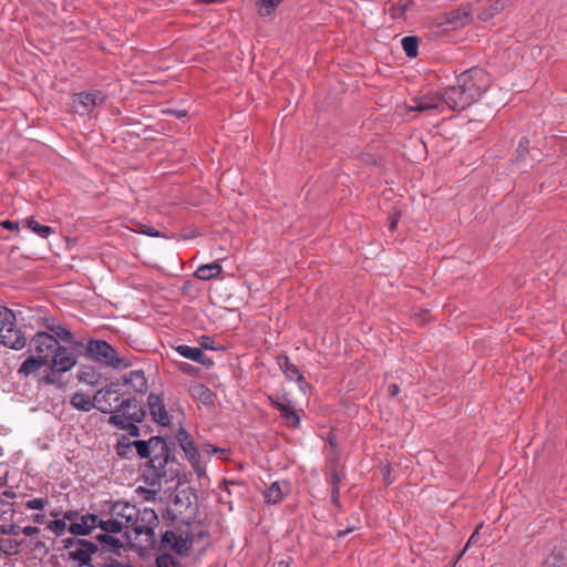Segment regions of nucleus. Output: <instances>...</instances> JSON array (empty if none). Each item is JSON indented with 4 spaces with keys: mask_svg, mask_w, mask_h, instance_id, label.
I'll return each instance as SVG.
<instances>
[{
    "mask_svg": "<svg viewBox=\"0 0 567 567\" xmlns=\"http://www.w3.org/2000/svg\"><path fill=\"white\" fill-rule=\"evenodd\" d=\"M141 233L145 234V235H148V236H152V237H158L159 236V233L157 230H155L154 228L152 227H144Z\"/></svg>",
    "mask_w": 567,
    "mask_h": 567,
    "instance_id": "obj_40",
    "label": "nucleus"
},
{
    "mask_svg": "<svg viewBox=\"0 0 567 567\" xmlns=\"http://www.w3.org/2000/svg\"><path fill=\"white\" fill-rule=\"evenodd\" d=\"M470 21V14L464 9H457L453 10L451 12H447L443 16L442 21L439 23L442 24H450L452 28L456 29L458 27H462Z\"/></svg>",
    "mask_w": 567,
    "mask_h": 567,
    "instance_id": "obj_20",
    "label": "nucleus"
},
{
    "mask_svg": "<svg viewBox=\"0 0 567 567\" xmlns=\"http://www.w3.org/2000/svg\"><path fill=\"white\" fill-rule=\"evenodd\" d=\"M489 75L480 68L463 72L456 83L445 89L441 94L423 96L414 101L412 111H439L445 109L462 111L475 103L489 86Z\"/></svg>",
    "mask_w": 567,
    "mask_h": 567,
    "instance_id": "obj_1",
    "label": "nucleus"
},
{
    "mask_svg": "<svg viewBox=\"0 0 567 567\" xmlns=\"http://www.w3.org/2000/svg\"><path fill=\"white\" fill-rule=\"evenodd\" d=\"M68 528L66 522L63 519H54L47 523V529L58 537L62 536Z\"/></svg>",
    "mask_w": 567,
    "mask_h": 567,
    "instance_id": "obj_34",
    "label": "nucleus"
},
{
    "mask_svg": "<svg viewBox=\"0 0 567 567\" xmlns=\"http://www.w3.org/2000/svg\"><path fill=\"white\" fill-rule=\"evenodd\" d=\"M158 525V517L154 509L144 507L137 508L136 522H133L128 535L134 533L136 537L146 535L148 538L154 536V528Z\"/></svg>",
    "mask_w": 567,
    "mask_h": 567,
    "instance_id": "obj_7",
    "label": "nucleus"
},
{
    "mask_svg": "<svg viewBox=\"0 0 567 567\" xmlns=\"http://www.w3.org/2000/svg\"><path fill=\"white\" fill-rule=\"evenodd\" d=\"M277 362L280 370L286 374L288 379L295 381L303 380V377L300 373L299 369L290 361V359L287 355H279Z\"/></svg>",
    "mask_w": 567,
    "mask_h": 567,
    "instance_id": "obj_23",
    "label": "nucleus"
},
{
    "mask_svg": "<svg viewBox=\"0 0 567 567\" xmlns=\"http://www.w3.org/2000/svg\"><path fill=\"white\" fill-rule=\"evenodd\" d=\"M97 523H100L97 515L86 514L81 516L80 522L71 523L68 529L73 535H87L97 527Z\"/></svg>",
    "mask_w": 567,
    "mask_h": 567,
    "instance_id": "obj_16",
    "label": "nucleus"
},
{
    "mask_svg": "<svg viewBox=\"0 0 567 567\" xmlns=\"http://www.w3.org/2000/svg\"><path fill=\"white\" fill-rule=\"evenodd\" d=\"M402 48L409 58H415L417 55L419 40L416 37H404L401 40Z\"/></svg>",
    "mask_w": 567,
    "mask_h": 567,
    "instance_id": "obj_30",
    "label": "nucleus"
},
{
    "mask_svg": "<svg viewBox=\"0 0 567 567\" xmlns=\"http://www.w3.org/2000/svg\"><path fill=\"white\" fill-rule=\"evenodd\" d=\"M79 380L81 382H87V372L86 371H82L79 373Z\"/></svg>",
    "mask_w": 567,
    "mask_h": 567,
    "instance_id": "obj_48",
    "label": "nucleus"
},
{
    "mask_svg": "<svg viewBox=\"0 0 567 567\" xmlns=\"http://www.w3.org/2000/svg\"><path fill=\"white\" fill-rule=\"evenodd\" d=\"M284 0H258L257 9L261 17H268L275 12Z\"/></svg>",
    "mask_w": 567,
    "mask_h": 567,
    "instance_id": "obj_29",
    "label": "nucleus"
},
{
    "mask_svg": "<svg viewBox=\"0 0 567 567\" xmlns=\"http://www.w3.org/2000/svg\"><path fill=\"white\" fill-rule=\"evenodd\" d=\"M86 350L94 360L103 364L117 368L121 363L115 350L104 340L90 341Z\"/></svg>",
    "mask_w": 567,
    "mask_h": 567,
    "instance_id": "obj_10",
    "label": "nucleus"
},
{
    "mask_svg": "<svg viewBox=\"0 0 567 567\" xmlns=\"http://www.w3.org/2000/svg\"><path fill=\"white\" fill-rule=\"evenodd\" d=\"M0 341L3 346L14 350H21L27 343L24 334L16 328V323L12 327L0 328Z\"/></svg>",
    "mask_w": 567,
    "mask_h": 567,
    "instance_id": "obj_14",
    "label": "nucleus"
},
{
    "mask_svg": "<svg viewBox=\"0 0 567 567\" xmlns=\"http://www.w3.org/2000/svg\"><path fill=\"white\" fill-rule=\"evenodd\" d=\"M147 404L153 420L158 424L168 426L171 424V416L167 413L163 400L156 394H150L147 398Z\"/></svg>",
    "mask_w": 567,
    "mask_h": 567,
    "instance_id": "obj_15",
    "label": "nucleus"
},
{
    "mask_svg": "<svg viewBox=\"0 0 567 567\" xmlns=\"http://www.w3.org/2000/svg\"><path fill=\"white\" fill-rule=\"evenodd\" d=\"M58 346V340L47 331L37 332L30 340L32 354L41 357L48 364Z\"/></svg>",
    "mask_w": 567,
    "mask_h": 567,
    "instance_id": "obj_9",
    "label": "nucleus"
},
{
    "mask_svg": "<svg viewBox=\"0 0 567 567\" xmlns=\"http://www.w3.org/2000/svg\"><path fill=\"white\" fill-rule=\"evenodd\" d=\"M271 404L280 411L281 415L292 423L293 426H298L300 423V419L298 414L291 410L288 403L280 402L279 400L270 399Z\"/></svg>",
    "mask_w": 567,
    "mask_h": 567,
    "instance_id": "obj_27",
    "label": "nucleus"
},
{
    "mask_svg": "<svg viewBox=\"0 0 567 567\" xmlns=\"http://www.w3.org/2000/svg\"><path fill=\"white\" fill-rule=\"evenodd\" d=\"M70 403L74 409L83 412H89L92 409H96L94 396L91 398L89 394L83 392H75L72 395Z\"/></svg>",
    "mask_w": 567,
    "mask_h": 567,
    "instance_id": "obj_22",
    "label": "nucleus"
},
{
    "mask_svg": "<svg viewBox=\"0 0 567 567\" xmlns=\"http://www.w3.org/2000/svg\"><path fill=\"white\" fill-rule=\"evenodd\" d=\"M116 410H117L118 412H121L122 414H124V415H130V414L132 413V409H128V408L126 409V406H125V400H122V401L120 402V404H118V406L116 408Z\"/></svg>",
    "mask_w": 567,
    "mask_h": 567,
    "instance_id": "obj_38",
    "label": "nucleus"
},
{
    "mask_svg": "<svg viewBox=\"0 0 567 567\" xmlns=\"http://www.w3.org/2000/svg\"><path fill=\"white\" fill-rule=\"evenodd\" d=\"M47 328H48L47 332L52 334L58 340L59 343L60 342H64V343H68V344H74L75 343L74 334L70 330L64 328L63 326H61V324H49Z\"/></svg>",
    "mask_w": 567,
    "mask_h": 567,
    "instance_id": "obj_25",
    "label": "nucleus"
},
{
    "mask_svg": "<svg viewBox=\"0 0 567 567\" xmlns=\"http://www.w3.org/2000/svg\"><path fill=\"white\" fill-rule=\"evenodd\" d=\"M48 370L45 374L41 378L40 382L45 385H53L58 382V375L61 374L60 371H55L52 369V365H47Z\"/></svg>",
    "mask_w": 567,
    "mask_h": 567,
    "instance_id": "obj_35",
    "label": "nucleus"
},
{
    "mask_svg": "<svg viewBox=\"0 0 567 567\" xmlns=\"http://www.w3.org/2000/svg\"><path fill=\"white\" fill-rule=\"evenodd\" d=\"M193 544V534L188 525L179 526L171 530H166L161 540L164 549H169L178 555L187 554Z\"/></svg>",
    "mask_w": 567,
    "mask_h": 567,
    "instance_id": "obj_5",
    "label": "nucleus"
},
{
    "mask_svg": "<svg viewBox=\"0 0 567 567\" xmlns=\"http://www.w3.org/2000/svg\"><path fill=\"white\" fill-rule=\"evenodd\" d=\"M16 323V316L12 310L0 306V328L12 327Z\"/></svg>",
    "mask_w": 567,
    "mask_h": 567,
    "instance_id": "obj_33",
    "label": "nucleus"
},
{
    "mask_svg": "<svg viewBox=\"0 0 567 567\" xmlns=\"http://www.w3.org/2000/svg\"><path fill=\"white\" fill-rule=\"evenodd\" d=\"M105 100L101 91L82 92L73 97V107L78 113L85 114L91 112L96 105Z\"/></svg>",
    "mask_w": 567,
    "mask_h": 567,
    "instance_id": "obj_13",
    "label": "nucleus"
},
{
    "mask_svg": "<svg viewBox=\"0 0 567 567\" xmlns=\"http://www.w3.org/2000/svg\"><path fill=\"white\" fill-rule=\"evenodd\" d=\"M125 406L126 409H132V413L124 415L115 410L112 412L113 415L110 416L109 423L118 429L126 430L131 435H137L138 429L135 423L142 422L145 412L136 399H125Z\"/></svg>",
    "mask_w": 567,
    "mask_h": 567,
    "instance_id": "obj_4",
    "label": "nucleus"
},
{
    "mask_svg": "<svg viewBox=\"0 0 567 567\" xmlns=\"http://www.w3.org/2000/svg\"><path fill=\"white\" fill-rule=\"evenodd\" d=\"M389 392L391 395H396L399 393V386L396 384L390 385Z\"/></svg>",
    "mask_w": 567,
    "mask_h": 567,
    "instance_id": "obj_46",
    "label": "nucleus"
},
{
    "mask_svg": "<svg viewBox=\"0 0 567 567\" xmlns=\"http://www.w3.org/2000/svg\"><path fill=\"white\" fill-rule=\"evenodd\" d=\"M477 533H478V532H477V530H475V532L471 535L470 539L467 540L466 547H468L473 542H475V537H476Z\"/></svg>",
    "mask_w": 567,
    "mask_h": 567,
    "instance_id": "obj_50",
    "label": "nucleus"
},
{
    "mask_svg": "<svg viewBox=\"0 0 567 567\" xmlns=\"http://www.w3.org/2000/svg\"><path fill=\"white\" fill-rule=\"evenodd\" d=\"M97 526L102 529V533L106 534H117L120 533L123 527L122 523H118V520L115 517H112L107 520L100 519V523H97Z\"/></svg>",
    "mask_w": 567,
    "mask_h": 567,
    "instance_id": "obj_32",
    "label": "nucleus"
},
{
    "mask_svg": "<svg viewBox=\"0 0 567 567\" xmlns=\"http://www.w3.org/2000/svg\"><path fill=\"white\" fill-rule=\"evenodd\" d=\"M175 351L182 355L183 358L193 360L195 362L202 363L203 365H210L213 361L207 359L200 348L189 347L186 344H179L175 347Z\"/></svg>",
    "mask_w": 567,
    "mask_h": 567,
    "instance_id": "obj_18",
    "label": "nucleus"
},
{
    "mask_svg": "<svg viewBox=\"0 0 567 567\" xmlns=\"http://www.w3.org/2000/svg\"><path fill=\"white\" fill-rule=\"evenodd\" d=\"M78 363L75 353L69 348L59 344L52 354L49 364L52 369L60 371V373H66L71 371Z\"/></svg>",
    "mask_w": 567,
    "mask_h": 567,
    "instance_id": "obj_11",
    "label": "nucleus"
},
{
    "mask_svg": "<svg viewBox=\"0 0 567 567\" xmlns=\"http://www.w3.org/2000/svg\"><path fill=\"white\" fill-rule=\"evenodd\" d=\"M221 272V266L218 262H210L200 265L196 271L195 276L200 280H210L216 278Z\"/></svg>",
    "mask_w": 567,
    "mask_h": 567,
    "instance_id": "obj_26",
    "label": "nucleus"
},
{
    "mask_svg": "<svg viewBox=\"0 0 567 567\" xmlns=\"http://www.w3.org/2000/svg\"><path fill=\"white\" fill-rule=\"evenodd\" d=\"M181 370L184 371V372L189 373L193 370V367L190 364H188V363H182Z\"/></svg>",
    "mask_w": 567,
    "mask_h": 567,
    "instance_id": "obj_47",
    "label": "nucleus"
},
{
    "mask_svg": "<svg viewBox=\"0 0 567 567\" xmlns=\"http://www.w3.org/2000/svg\"><path fill=\"white\" fill-rule=\"evenodd\" d=\"M176 439L198 477H203L206 474L205 456L216 454L220 460H226L228 456L227 450L212 444H205L198 450L188 432L184 429L178 430Z\"/></svg>",
    "mask_w": 567,
    "mask_h": 567,
    "instance_id": "obj_2",
    "label": "nucleus"
},
{
    "mask_svg": "<svg viewBox=\"0 0 567 567\" xmlns=\"http://www.w3.org/2000/svg\"><path fill=\"white\" fill-rule=\"evenodd\" d=\"M95 538L105 548L118 550L120 548L123 547L122 542L111 534L101 533V534L96 535Z\"/></svg>",
    "mask_w": 567,
    "mask_h": 567,
    "instance_id": "obj_28",
    "label": "nucleus"
},
{
    "mask_svg": "<svg viewBox=\"0 0 567 567\" xmlns=\"http://www.w3.org/2000/svg\"><path fill=\"white\" fill-rule=\"evenodd\" d=\"M49 504V499L45 497L28 499L24 504L28 509L42 511Z\"/></svg>",
    "mask_w": 567,
    "mask_h": 567,
    "instance_id": "obj_36",
    "label": "nucleus"
},
{
    "mask_svg": "<svg viewBox=\"0 0 567 567\" xmlns=\"http://www.w3.org/2000/svg\"><path fill=\"white\" fill-rule=\"evenodd\" d=\"M24 533H25L27 535H31V533H32V528H31V527H27V528L24 529Z\"/></svg>",
    "mask_w": 567,
    "mask_h": 567,
    "instance_id": "obj_54",
    "label": "nucleus"
},
{
    "mask_svg": "<svg viewBox=\"0 0 567 567\" xmlns=\"http://www.w3.org/2000/svg\"><path fill=\"white\" fill-rule=\"evenodd\" d=\"M10 504L7 501H0V514H7L9 511Z\"/></svg>",
    "mask_w": 567,
    "mask_h": 567,
    "instance_id": "obj_45",
    "label": "nucleus"
},
{
    "mask_svg": "<svg viewBox=\"0 0 567 567\" xmlns=\"http://www.w3.org/2000/svg\"><path fill=\"white\" fill-rule=\"evenodd\" d=\"M123 381L135 393H145L147 390V381L142 370H133L125 373Z\"/></svg>",
    "mask_w": 567,
    "mask_h": 567,
    "instance_id": "obj_17",
    "label": "nucleus"
},
{
    "mask_svg": "<svg viewBox=\"0 0 567 567\" xmlns=\"http://www.w3.org/2000/svg\"><path fill=\"white\" fill-rule=\"evenodd\" d=\"M27 225L34 234L42 238H48L51 234L54 233V230L50 226L40 225L33 218H28Z\"/></svg>",
    "mask_w": 567,
    "mask_h": 567,
    "instance_id": "obj_31",
    "label": "nucleus"
},
{
    "mask_svg": "<svg viewBox=\"0 0 567 567\" xmlns=\"http://www.w3.org/2000/svg\"><path fill=\"white\" fill-rule=\"evenodd\" d=\"M137 454L142 458H150V465L154 468L158 477H163L166 481H173L178 474V464L174 461L168 460L166 447L164 444L161 445L162 454L152 456L151 444L145 441L134 442Z\"/></svg>",
    "mask_w": 567,
    "mask_h": 567,
    "instance_id": "obj_3",
    "label": "nucleus"
},
{
    "mask_svg": "<svg viewBox=\"0 0 567 567\" xmlns=\"http://www.w3.org/2000/svg\"><path fill=\"white\" fill-rule=\"evenodd\" d=\"M48 363H45L44 360L41 359V357L30 354L19 367L17 373L20 377L28 378L29 375L34 374L43 367H47Z\"/></svg>",
    "mask_w": 567,
    "mask_h": 567,
    "instance_id": "obj_19",
    "label": "nucleus"
},
{
    "mask_svg": "<svg viewBox=\"0 0 567 567\" xmlns=\"http://www.w3.org/2000/svg\"><path fill=\"white\" fill-rule=\"evenodd\" d=\"M278 567H289V565H288V563H286V561H280V563L278 564Z\"/></svg>",
    "mask_w": 567,
    "mask_h": 567,
    "instance_id": "obj_53",
    "label": "nucleus"
},
{
    "mask_svg": "<svg viewBox=\"0 0 567 567\" xmlns=\"http://www.w3.org/2000/svg\"><path fill=\"white\" fill-rule=\"evenodd\" d=\"M1 226L7 228V229H10V230H13V229H17L18 228V224L11 221V220H3L1 223Z\"/></svg>",
    "mask_w": 567,
    "mask_h": 567,
    "instance_id": "obj_42",
    "label": "nucleus"
},
{
    "mask_svg": "<svg viewBox=\"0 0 567 567\" xmlns=\"http://www.w3.org/2000/svg\"><path fill=\"white\" fill-rule=\"evenodd\" d=\"M111 516L122 523V527L126 529L128 535L132 523L136 522L137 507L127 502H115L111 507Z\"/></svg>",
    "mask_w": 567,
    "mask_h": 567,
    "instance_id": "obj_12",
    "label": "nucleus"
},
{
    "mask_svg": "<svg viewBox=\"0 0 567 567\" xmlns=\"http://www.w3.org/2000/svg\"><path fill=\"white\" fill-rule=\"evenodd\" d=\"M78 513L76 512H73V511H66L64 514H63V520H69L71 523H74L73 520L75 519Z\"/></svg>",
    "mask_w": 567,
    "mask_h": 567,
    "instance_id": "obj_39",
    "label": "nucleus"
},
{
    "mask_svg": "<svg viewBox=\"0 0 567 567\" xmlns=\"http://www.w3.org/2000/svg\"><path fill=\"white\" fill-rule=\"evenodd\" d=\"M398 224V218H393L390 224V229L394 230Z\"/></svg>",
    "mask_w": 567,
    "mask_h": 567,
    "instance_id": "obj_51",
    "label": "nucleus"
},
{
    "mask_svg": "<svg viewBox=\"0 0 567 567\" xmlns=\"http://www.w3.org/2000/svg\"><path fill=\"white\" fill-rule=\"evenodd\" d=\"M338 496H339V488H337V487L332 488V501L337 502Z\"/></svg>",
    "mask_w": 567,
    "mask_h": 567,
    "instance_id": "obj_49",
    "label": "nucleus"
},
{
    "mask_svg": "<svg viewBox=\"0 0 567 567\" xmlns=\"http://www.w3.org/2000/svg\"><path fill=\"white\" fill-rule=\"evenodd\" d=\"M106 567H132V566L128 564L120 563L117 560H112L106 564Z\"/></svg>",
    "mask_w": 567,
    "mask_h": 567,
    "instance_id": "obj_44",
    "label": "nucleus"
},
{
    "mask_svg": "<svg viewBox=\"0 0 567 567\" xmlns=\"http://www.w3.org/2000/svg\"><path fill=\"white\" fill-rule=\"evenodd\" d=\"M32 520L37 524H44L47 526L45 515L44 514H34L32 516Z\"/></svg>",
    "mask_w": 567,
    "mask_h": 567,
    "instance_id": "obj_41",
    "label": "nucleus"
},
{
    "mask_svg": "<svg viewBox=\"0 0 567 567\" xmlns=\"http://www.w3.org/2000/svg\"><path fill=\"white\" fill-rule=\"evenodd\" d=\"M157 567H181L179 563H177L171 555L163 554L159 555L156 559Z\"/></svg>",
    "mask_w": 567,
    "mask_h": 567,
    "instance_id": "obj_37",
    "label": "nucleus"
},
{
    "mask_svg": "<svg viewBox=\"0 0 567 567\" xmlns=\"http://www.w3.org/2000/svg\"><path fill=\"white\" fill-rule=\"evenodd\" d=\"M192 398L200 403L208 405L213 403L212 391L203 383H193L189 386Z\"/></svg>",
    "mask_w": 567,
    "mask_h": 567,
    "instance_id": "obj_24",
    "label": "nucleus"
},
{
    "mask_svg": "<svg viewBox=\"0 0 567 567\" xmlns=\"http://www.w3.org/2000/svg\"><path fill=\"white\" fill-rule=\"evenodd\" d=\"M289 485L287 482H274L269 488L265 492V498L267 503L269 504H277L279 503L285 494L288 492Z\"/></svg>",
    "mask_w": 567,
    "mask_h": 567,
    "instance_id": "obj_21",
    "label": "nucleus"
},
{
    "mask_svg": "<svg viewBox=\"0 0 567 567\" xmlns=\"http://www.w3.org/2000/svg\"><path fill=\"white\" fill-rule=\"evenodd\" d=\"M64 548L69 549V557L81 565H87L92 555L97 551V545L86 539L65 538Z\"/></svg>",
    "mask_w": 567,
    "mask_h": 567,
    "instance_id": "obj_6",
    "label": "nucleus"
},
{
    "mask_svg": "<svg viewBox=\"0 0 567 567\" xmlns=\"http://www.w3.org/2000/svg\"><path fill=\"white\" fill-rule=\"evenodd\" d=\"M349 532H350V529L340 530V532L338 533V537H343V536H346L347 534H349Z\"/></svg>",
    "mask_w": 567,
    "mask_h": 567,
    "instance_id": "obj_52",
    "label": "nucleus"
},
{
    "mask_svg": "<svg viewBox=\"0 0 567 567\" xmlns=\"http://www.w3.org/2000/svg\"><path fill=\"white\" fill-rule=\"evenodd\" d=\"M96 409L102 413H112L121 402L120 385L117 383L106 384L94 394Z\"/></svg>",
    "mask_w": 567,
    "mask_h": 567,
    "instance_id": "obj_8",
    "label": "nucleus"
},
{
    "mask_svg": "<svg viewBox=\"0 0 567 567\" xmlns=\"http://www.w3.org/2000/svg\"><path fill=\"white\" fill-rule=\"evenodd\" d=\"M339 483H340V477L338 476V474L336 472H333L331 474V485H332V488H334V487L339 488Z\"/></svg>",
    "mask_w": 567,
    "mask_h": 567,
    "instance_id": "obj_43",
    "label": "nucleus"
}]
</instances>
